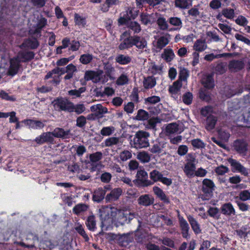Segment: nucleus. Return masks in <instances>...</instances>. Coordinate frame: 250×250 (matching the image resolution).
Instances as JSON below:
<instances>
[{
  "instance_id": "obj_33",
  "label": "nucleus",
  "mask_w": 250,
  "mask_h": 250,
  "mask_svg": "<svg viewBox=\"0 0 250 250\" xmlns=\"http://www.w3.org/2000/svg\"><path fill=\"white\" fill-rule=\"evenodd\" d=\"M70 104V108L69 112H75L77 114L79 115L83 113L85 110V107L83 104H79L75 105L72 102H71Z\"/></svg>"
},
{
  "instance_id": "obj_55",
  "label": "nucleus",
  "mask_w": 250,
  "mask_h": 250,
  "mask_svg": "<svg viewBox=\"0 0 250 250\" xmlns=\"http://www.w3.org/2000/svg\"><path fill=\"white\" fill-rule=\"evenodd\" d=\"M138 89L136 87H134L129 96L131 101L134 103L138 104L140 101L139 100Z\"/></svg>"
},
{
  "instance_id": "obj_57",
  "label": "nucleus",
  "mask_w": 250,
  "mask_h": 250,
  "mask_svg": "<svg viewBox=\"0 0 250 250\" xmlns=\"http://www.w3.org/2000/svg\"><path fill=\"white\" fill-rule=\"evenodd\" d=\"M127 27L129 28V31L131 30L134 33H138L141 30L140 24L136 21H130Z\"/></svg>"
},
{
  "instance_id": "obj_39",
  "label": "nucleus",
  "mask_w": 250,
  "mask_h": 250,
  "mask_svg": "<svg viewBox=\"0 0 250 250\" xmlns=\"http://www.w3.org/2000/svg\"><path fill=\"white\" fill-rule=\"evenodd\" d=\"M93 55L91 54L86 53L80 56L79 61L83 64L86 65L90 63L93 59Z\"/></svg>"
},
{
  "instance_id": "obj_18",
  "label": "nucleus",
  "mask_w": 250,
  "mask_h": 250,
  "mask_svg": "<svg viewBox=\"0 0 250 250\" xmlns=\"http://www.w3.org/2000/svg\"><path fill=\"white\" fill-rule=\"evenodd\" d=\"M245 67V63L242 60H233L230 61L228 65L229 70L237 72L242 70Z\"/></svg>"
},
{
  "instance_id": "obj_34",
  "label": "nucleus",
  "mask_w": 250,
  "mask_h": 250,
  "mask_svg": "<svg viewBox=\"0 0 250 250\" xmlns=\"http://www.w3.org/2000/svg\"><path fill=\"white\" fill-rule=\"evenodd\" d=\"M232 56V54L230 53H224L217 55H214L213 53H210L205 55V56L204 57V59L207 61L211 62L215 59H218L222 57H230Z\"/></svg>"
},
{
  "instance_id": "obj_46",
  "label": "nucleus",
  "mask_w": 250,
  "mask_h": 250,
  "mask_svg": "<svg viewBox=\"0 0 250 250\" xmlns=\"http://www.w3.org/2000/svg\"><path fill=\"white\" fill-rule=\"evenodd\" d=\"M191 144L194 148L197 149L204 148L206 146L205 143L199 138L192 140L191 141Z\"/></svg>"
},
{
  "instance_id": "obj_2",
  "label": "nucleus",
  "mask_w": 250,
  "mask_h": 250,
  "mask_svg": "<svg viewBox=\"0 0 250 250\" xmlns=\"http://www.w3.org/2000/svg\"><path fill=\"white\" fill-rule=\"evenodd\" d=\"M113 218L116 219L117 222L124 225L130 223V221L134 218V214L127 210L117 209L114 208Z\"/></svg>"
},
{
  "instance_id": "obj_13",
  "label": "nucleus",
  "mask_w": 250,
  "mask_h": 250,
  "mask_svg": "<svg viewBox=\"0 0 250 250\" xmlns=\"http://www.w3.org/2000/svg\"><path fill=\"white\" fill-rule=\"evenodd\" d=\"M109 186H105L104 188H98L93 192L92 200L94 202L100 203L105 197L106 189H109Z\"/></svg>"
},
{
  "instance_id": "obj_61",
  "label": "nucleus",
  "mask_w": 250,
  "mask_h": 250,
  "mask_svg": "<svg viewBox=\"0 0 250 250\" xmlns=\"http://www.w3.org/2000/svg\"><path fill=\"white\" fill-rule=\"evenodd\" d=\"M128 82V78L126 75L122 74L117 79L116 83L118 85H124Z\"/></svg>"
},
{
  "instance_id": "obj_49",
  "label": "nucleus",
  "mask_w": 250,
  "mask_h": 250,
  "mask_svg": "<svg viewBox=\"0 0 250 250\" xmlns=\"http://www.w3.org/2000/svg\"><path fill=\"white\" fill-rule=\"evenodd\" d=\"M88 207L84 204H79L76 205L73 208L74 214L78 215L80 213L85 211L87 210Z\"/></svg>"
},
{
  "instance_id": "obj_36",
  "label": "nucleus",
  "mask_w": 250,
  "mask_h": 250,
  "mask_svg": "<svg viewBox=\"0 0 250 250\" xmlns=\"http://www.w3.org/2000/svg\"><path fill=\"white\" fill-rule=\"evenodd\" d=\"M207 45L204 40L198 39L196 40L193 45V49L198 52H202L206 49Z\"/></svg>"
},
{
  "instance_id": "obj_23",
  "label": "nucleus",
  "mask_w": 250,
  "mask_h": 250,
  "mask_svg": "<svg viewBox=\"0 0 250 250\" xmlns=\"http://www.w3.org/2000/svg\"><path fill=\"white\" fill-rule=\"evenodd\" d=\"M187 219L194 233L196 235L201 233L202 229L200 225L193 216L189 215L187 216Z\"/></svg>"
},
{
  "instance_id": "obj_4",
  "label": "nucleus",
  "mask_w": 250,
  "mask_h": 250,
  "mask_svg": "<svg viewBox=\"0 0 250 250\" xmlns=\"http://www.w3.org/2000/svg\"><path fill=\"white\" fill-rule=\"evenodd\" d=\"M215 187L213 182L208 178L204 179L202 182V190L204 193L201 198L203 200L209 199L213 195V191Z\"/></svg>"
},
{
  "instance_id": "obj_47",
  "label": "nucleus",
  "mask_w": 250,
  "mask_h": 250,
  "mask_svg": "<svg viewBox=\"0 0 250 250\" xmlns=\"http://www.w3.org/2000/svg\"><path fill=\"white\" fill-rule=\"evenodd\" d=\"M179 129L178 125L176 123L168 124L166 127V132L169 134L176 133Z\"/></svg>"
},
{
  "instance_id": "obj_16",
  "label": "nucleus",
  "mask_w": 250,
  "mask_h": 250,
  "mask_svg": "<svg viewBox=\"0 0 250 250\" xmlns=\"http://www.w3.org/2000/svg\"><path fill=\"white\" fill-rule=\"evenodd\" d=\"M25 125L28 126L29 128L34 129H42L44 127V124L43 122L39 120L32 119H25L21 121Z\"/></svg>"
},
{
  "instance_id": "obj_56",
  "label": "nucleus",
  "mask_w": 250,
  "mask_h": 250,
  "mask_svg": "<svg viewBox=\"0 0 250 250\" xmlns=\"http://www.w3.org/2000/svg\"><path fill=\"white\" fill-rule=\"evenodd\" d=\"M182 100L185 104L187 105L190 104L193 100V95L192 93L190 92L185 93L182 97Z\"/></svg>"
},
{
  "instance_id": "obj_52",
  "label": "nucleus",
  "mask_w": 250,
  "mask_h": 250,
  "mask_svg": "<svg viewBox=\"0 0 250 250\" xmlns=\"http://www.w3.org/2000/svg\"><path fill=\"white\" fill-rule=\"evenodd\" d=\"M213 110L211 106L207 105L202 107L200 110L201 115L206 118L210 115H212Z\"/></svg>"
},
{
  "instance_id": "obj_3",
  "label": "nucleus",
  "mask_w": 250,
  "mask_h": 250,
  "mask_svg": "<svg viewBox=\"0 0 250 250\" xmlns=\"http://www.w3.org/2000/svg\"><path fill=\"white\" fill-rule=\"evenodd\" d=\"M120 40L123 41L119 44L118 48L120 50L128 49L134 46V36H131L127 31L124 32L120 36Z\"/></svg>"
},
{
  "instance_id": "obj_41",
  "label": "nucleus",
  "mask_w": 250,
  "mask_h": 250,
  "mask_svg": "<svg viewBox=\"0 0 250 250\" xmlns=\"http://www.w3.org/2000/svg\"><path fill=\"white\" fill-rule=\"evenodd\" d=\"M149 117L148 113L146 110L140 109L138 110L135 119L138 121L147 120Z\"/></svg>"
},
{
  "instance_id": "obj_27",
  "label": "nucleus",
  "mask_w": 250,
  "mask_h": 250,
  "mask_svg": "<svg viewBox=\"0 0 250 250\" xmlns=\"http://www.w3.org/2000/svg\"><path fill=\"white\" fill-rule=\"evenodd\" d=\"M221 211L222 213L225 215H235V209L231 203L223 204L221 207Z\"/></svg>"
},
{
  "instance_id": "obj_45",
  "label": "nucleus",
  "mask_w": 250,
  "mask_h": 250,
  "mask_svg": "<svg viewBox=\"0 0 250 250\" xmlns=\"http://www.w3.org/2000/svg\"><path fill=\"white\" fill-rule=\"evenodd\" d=\"M119 143V138L116 137H111L106 139L104 141L105 146H112Z\"/></svg>"
},
{
  "instance_id": "obj_21",
  "label": "nucleus",
  "mask_w": 250,
  "mask_h": 250,
  "mask_svg": "<svg viewBox=\"0 0 250 250\" xmlns=\"http://www.w3.org/2000/svg\"><path fill=\"white\" fill-rule=\"evenodd\" d=\"M52 137L58 138H68V136L70 133V130L69 129L65 130L62 128L56 127L52 132Z\"/></svg>"
},
{
  "instance_id": "obj_40",
  "label": "nucleus",
  "mask_w": 250,
  "mask_h": 250,
  "mask_svg": "<svg viewBox=\"0 0 250 250\" xmlns=\"http://www.w3.org/2000/svg\"><path fill=\"white\" fill-rule=\"evenodd\" d=\"M163 174L156 169L153 170L149 173L150 178L152 181L151 182H153V184L158 181L160 182L162 178H163Z\"/></svg>"
},
{
  "instance_id": "obj_28",
  "label": "nucleus",
  "mask_w": 250,
  "mask_h": 250,
  "mask_svg": "<svg viewBox=\"0 0 250 250\" xmlns=\"http://www.w3.org/2000/svg\"><path fill=\"white\" fill-rule=\"evenodd\" d=\"M153 191L157 197L161 201L166 204L169 203L170 201L169 198L167 196L164 191L161 188L157 186H154L153 188Z\"/></svg>"
},
{
  "instance_id": "obj_43",
  "label": "nucleus",
  "mask_w": 250,
  "mask_h": 250,
  "mask_svg": "<svg viewBox=\"0 0 250 250\" xmlns=\"http://www.w3.org/2000/svg\"><path fill=\"white\" fill-rule=\"evenodd\" d=\"M75 230L82 236L85 242H88L89 240L88 235L86 233L83 227L81 224H79L78 226L76 227Z\"/></svg>"
},
{
  "instance_id": "obj_35",
  "label": "nucleus",
  "mask_w": 250,
  "mask_h": 250,
  "mask_svg": "<svg viewBox=\"0 0 250 250\" xmlns=\"http://www.w3.org/2000/svg\"><path fill=\"white\" fill-rule=\"evenodd\" d=\"M182 87V82L177 80L175 81L172 85H170L168 88V91L172 94H176L180 91Z\"/></svg>"
},
{
  "instance_id": "obj_24",
  "label": "nucleus",
  "mask_w": 250,
  "mask_h": 250,
  "mask_svg": "<svg viewBox=\"0 0 250 250\" xmlns=\"http://www.w3.org/2000/svg\"><path fill=\"white\" fill-rule=\"evenodd\" d=\"M100 75L97 71L87 70L85 72L84 79L86 81L92 80L94 82L97 83L100 81Z\"/></svg>"
},
{
  "instance_id": "obj_6",
  "label": "nucleus",
  "mask_w": 250,
  "mask_h": 250,
  "mask_svg": "<svg viewBox=\"0 0 250 250\" xmlns=\"http://www.w3.org/2000/svg\"><path fill=\"white\" fill-rule=\"evenodd\" d=\"M66 68H60L56 67L51 71H49L44 77V80H47L49 78H53L52 83L58 85L60 83V77L66 73Z\"/></svg>"
},
{
  "instance_id": "obj_1",
  "label": "nucleus",
  "mask_w": 250,
  "mask_h": 250,
  "mask_svg": "<svg viewBox=\"0 0 250 250\" xmlns=\"http://www.w3.org/2000/svg\"><path fill=\"white\" fill-rule=\"evenodd\" d=\"M149 135L148 132L139 130L135 135L132 146L133 145V147L137 149L147 147L149 145L148 141Z\"/></svg>"
},
{
  "instance_id": "obj_31",
  "label": "nucleus",
  "mask_w": 250,
  "mask_h": 250,
  "mask_svg": "<svg viewBox=\"0 0 250 250\" xmlns=\"http://www.w3.org/2000/svg\"><path fill=\"white\" fill-rule=\"evenodd\" d=\"M217 119L214 115H210L207 117L205 120V127L207 130H211L214 128Z\"/></svg>"
},
{
  "instance_id": "obj_15",
  "label": "nucleus",
  "mask_w": 250,
  "mask_h": 250,
  "mask_svg": "<svg viewBox=\"0 0 250 250\" xmlns=\"http://www.w3.org/2000/svg\"><path fill=\"white\" fill-rule=\"evenodd\" d=\"M194 162L195 158H192V159L188 160L187 163L185 165L184 171L188 177H192L194 175V172L196 168Z\"/></svg>"
},
{
  "instance_id": "obj_38",
  "label": "nucleus",
  "mask_w": 250,
  "mask_h": 250,
  "mask_svg": "<svg viewBox=\"0 0 250 250\" xmlns=\"http://www.w3.org/2000/svg\"><path fill=\"white\" fill-rule=\"evenodd\" d=\"M202 83L205 87L208 89H211L214 87V79L211 75H208Z\"/></svg>"
},
{
  "instance_id": "obj_9",
  "label": "nucleus",
  "mask_w": 250,
  "mask_h": 250,
  "mask_svg": "<svg viewBox=\"0 0 250 250\" xmlns=\"http://www.w3.org/2000/svg\"><path fill=\"white\" fill-rule=\"evenodd\" d=\"M228 162L232 167L231 171L233 172H238L245 176H248L249 173L247 169L242 165L240 162L232 158H229Z\"/></svg>"
},
{
  "instance_id": "obj_26",
  "label": "nucleus",
  "mask_w": 250,
  "mask_h": 250,
  "mask_svg": "<svg viewBox=\"0 0 250 250\" xmlns=\"http://www.w3.org/2000/svg\"><path fill=\"white\" fill-rule=\"evenodd\" d=\"M115 62L121 65H127L132 61L131 57L128 55L119 54L115 57Z\"/></svg>"
},
{
  "instance_id": "obj_5",
  "label": "nucleus",
  "mask_w": 250,
  "mask_h": 250,
  "mask_svg": "<svg viewBox=\"0 0 250 250\" xmlns=\"http://www.w3.org/2000/svg\"><path fill=\"white\" fill-rule=\"evenodd\" d=\"M136 177V179L134 180L133 182L138 186L146 187L153 184V182L147 179V173L144 169L138 170Z\"/></svg>"
},
{
  "instance_id": "obj_11",
  "label": "nucleus",
  "mask_w": 250,
  "mask_h": 250,
  "mask_svg": "<svg viewBox=\"0 0 250 250\" xmlns=\"http://www.w3.org/2000/svg\"><path fill=\"white\" fill-rule=\"evenodd\" d=\"M71 102L66 99L62 97L58 98L53 102L54 107L59 108L60 111H67L69 112Z\"/></svg>"
},
{
  "instance_id": "obj_17",
  "label": "nucleus",
  "mask_w": 250,
  "mask_h": 250,
  "mask_svg": "<svg viewBox=\"0 0 250 250\" xmlns=\"http://www.w3.org/2000/svg\"><path fill=\"white\" fill-rule=\"evenodd\" d=\"M35 56V53L29 51H20L18 53L17 57L21 60V62H26L33 60Z\"/></svg>"
},
{
  "instance_id": "obj_20",
  "label": "nucleus",
  "mask_w": 250,
  "mask_h": 250,
  "mask_svg": "<svg viewBox=\"0 0 250 250\" xmlns=\"http://www.w3.org/2000/svg\"><path fill=\"white\" fill-rule=\"evenodd\" d=\"M122 193V190L120 188H115L112 189L110 192L106 195L105 197L106 202L115 201L119 199Z\"/></svg>"
},
{
  "instance_id": "obj_54",
  "label": "nucleus",
  "mask_w": 250,
  "mask_h": 250,
  "mask_svg": "<svg viewBox=\"0 0 250 250\" xmlns=\"http://www.w3.org/2000/svg\"><path fill=\"white\" fill-rule=\"evenodd\" d=\"M189 77L188 70L185 68L181 69L179 73L178 80L182 82L183 81H187L188 78Z\"/></svg>"
},
{
  "instance_id": "obj_58",
  "label": "nucleus",
  "mask_w": 250,
  "mask_h": 250,
  "mask_svg": "<svg viewBox=\"0 0 250 250\" xmlns=\"http://www.w3.org/2000/svg\"><path fill=\"white\" fill-rule=\"evenodd\" d=\"M86 90L85 87H81L78 89H72L68 91V94L70 96H75L76 97H80L81 94Z\"/></svg>"
},
{
  "instance_id": "obj_60",
  "label": "nucleus",
  "mask_w": 250,
  "mask_h": 250,
  "mask_svg": "<svg viewBox=\"0 0 250 250\" xmlns=\"http://www.w3.org/2000/svg\"><path fill=\"white\" fill-rule=\"evenodd\" d=\"M0 98L7 101L15 102L16 101V98L14 96L9 95L8 93L3 90L0 91Z\"/></svg>"
},
{
  "instance_id": "obj_50",
  "label": "nucleus",
  "mask_w": 250,
  "mask_h": 250,
  "mask_svg": "<svg viewBox=\"0 0 250 250\" xmlns=\"http://www.w3.org/2000/svg\"><path fill=\"white\" fill-rule=\"evenodd\" d=\"M137 158L143 163H147L150 160L149 154L146 151L140 152L138 153Z\"/></svg>"
},
{
  "instance_id": "obj_14",
  "label": "nucleus",
  "mask_w": 250,
  "mask_h": 250,
  "mask_svg": "<svg viewBox=\"0 0 250 250\" xmlns=\"http://www.w3.org/2000/svg\"><path fill=\"white\" fill-rule=\"evenodd\" d=\"M179 222L182 237L187 239H189L190 238L189 234L190 228L187 221L183 217H181L179 218Z\"/></svg>"
},
{
  "instance_id": "obj_53",
  "label": "nucleus",
  "mask_w": 250,
  "mask_h": 250,
  "mask_svg": "<svg viewBox=\"0 0 250 250\" xmlns=\"http://www.w3.org/2000/svg\"><path fill=\"white\" fill-rule=\"evenodd\" d=\"M136 17H120L118 19L119 25H126L128 26L131 19L134 20Z\"/></svg>"
},
{
  "instance_id": "obj_12",
  "label": "nucleus",
  "mask_w": 250,
  "mask_h": 250,
  "mask_svg": "<svg viewBox=\"0 0 250 250\" xmlns=\"http://www.w3.org/2000/svg\"><path fill=\"white\" fill-rule=\"evenodd\" d=\"M233 146L238 154L245 155L248 151V144L244 139H237L234 141Z\"/></svg>"
},
{
  "instance_id": "obj_37",
  "label": "nucleus",
  "mask_w": 250,
  "mask_h": 250,
  "mask_svg": "<svg viewBox=\"0 0 250 250\" xmlns=\"http://www.w3.org/2000/svg\"><path fill=\"white\" fill-rule=\"evenodd\" d=\"M162 57L167 62H170L175 57V54L172 49L166 48L164 50Z\"/></svg>"
},
{
  "instance_id": "obj_63",
  "label": "nucleus",
  "mask_w": 250,
  "mask_h": 250,
  "mask_svg": "<svg viewBox=\"0 0 250 250\" xmlns=\"http://www.w3.org/2000/svg\"><path fill=\"white\" fill-rule=\"evenodd\" d=\"M168 43L167 39L165 37H161L157 42V48L160 49L166 46Z\"/></svg>"
},
{
  "instance_id": "obj_42",
  "label": "nucleus",
  "mask_w": 250,
  "mask_h": 250,
  "mask_svg": "<svg viewBox=\"0 0 250 250\" xmlns=\"http://www.w3.org/2000/svg\"><path fill=\"white\" fill-rule=\"evenodd\" d=\"M236 200L246 201L250 200V192L248 190L241 191L239 196L234 197Z\"/></svg>"
},
{
  "instance_id": "obj_64",
  "label": "nucleus",
  "mask_w": 250,
  "mask_h": 250,
  "mask_svg": "<svg viewBox=\"0 0 250 250\" xmlns=\"http://www.w3.org/2000/svg\"><path fill=\"white\" fill-rule=\"evenodd\" d=\"M215 173L219 175H223L229 171V168L223 165L216 167L214 170Z\"/></svg>"
},
{
  "instance_id": "obj_32",
  "label": "nucleus",
  "mask_w": 250,
  "mask_h": 250,
  "mask_svg": "<svg viewBox=\"0 0 250 250\" xmlns=\"http://www.w3.org/2000/svg\"><path fill=\"white\" fill-rule=\"evenodd\" d=\"M85 225L87 229L91 231H95L97 229L96 221L95 216L94 215H91L88 216L85 221Z\"/></svg>"
},
{
  "instance_id": "obj_48",
  "label": "nucleus",
  "mask_w": 250,
  "mask_h": 250,
  "mask_svg": "<svg viewBox=\"0 0 250 250\" xmlns=\"http://www.w3.org/2000/svg\"><path fill=\"white\" fill-rule=\"evenodd\" d=\"M144 104H154L160 102L161 98L158 96H152L145 99Z\"/></svg>"
},
{
  "instance_id": "obj_44",
  "label": "nucleus",
  "mask_w": 250,
  "mask_h": 250,
  "mask_svg": "<svg viewBox=\"0 0 250 250\" xmlns=\"http://www.w3.org/2000/svg\"><path fill=\"white\" fill-rule=\"evenodd\" d=\"M214 70L218 74H223L226 72L227 63L221 62L216 64L214 67Z\"/></svg>"
},
{
  "instance_id": "obj_25",
  "label": "nucleus",
  "mask_w": 250,
  "mask_h": 250,
  "mask_svg": "<svg viewBox=\"0 0 250 250\" xmlns=\"http://www.w3.org/2000/svg\"><path fill=\"white\" fill-rule=\"evenodd\" d=\"M154 201V198L150 197L149 194L141 195L138 199V204L140 205H142L146 207L153 205Z\"/></svg>"
},
{
  "instance_id": "obj_7",
  "label": "nucleus",
  "mask_w": 250,
  "mask_h": 250,
  "mask_svg": "<svg viewBox=\"0 0 250 250\" xmlns=\"http://www.w3.org/2000/svg\"><path fill=\"white\" fill-rule=\"evenodd\" d=\"M114 208H102L99 209V216L103 227L106 221L113 219Z\"/></svg>"
},
{
  "instance_id": "obj_10",
  "label": "nucleus",
  "mask_w": 250,
  "mask_h": 250,
  "mask_svg": "<svg viewBox=\"0 0 250 250\" xmlns=\"http://www.w3.org/2000/svg\"><path fill=\"white\" fill-rule=\"evenodd\" d=\"M10 66L8 70V74L9 76H13L19 72L21 66V60L18 59V57H14L11 58L9 61Z\"/></svg>"
},
{
  "instance_id": "obj_8",
  "label": "nucleus",
  "mask_w": 250,
  "mask_h": 250,
  "mask_svg": "<svg viewBox=\"0 0 250 250\" xmlns=\"http://www.w3.org/2000/svg\"><path fill=\"white\" fill-rule=\"evenodd\" d=\"M39 146L46 143L53 144L54 138L52 137L51 132H46L42 133L40 136L37 137L34 140Z\"/></svg>"
},
{
  "instance_id": "obj_19",
  "label": "nucleus",
  "mask_w": 250,
  "mask_h": 250,
  "mask_svg": "<svg viewBox=\"0 0 250 250\" xmlns=\"http://www.w3.org/2000/svg\"><path fill=\"white\" fill-rule=\"evenodd\" d=\"M39 44V42L36 38H28L24 40L21 45V48L24 47L28 48L31 49H35L38 47Z\"/></svg>"
},
{
  "instance_id": "obj_29",
  "label": "nucleus",
  "mask_w": 250,
  "mask_h": 250,
  "mask_svg": "<svg viewBox=\"0 0 250 250\" xmlns=\"http://www.w3.org/2000/svg\"><path fill=\"white\" fill-rule=\"evenodd\" d=\"M134 46H135L139 50H144L147 47V42L143 37L136 35L134 36Z\"/></svg>"
},
{
  "instance_id": "obj_62",
  "label": "nucleus",
  "mask_w": 250,
  "mask_h": 250,
  "mask_svg": "<svg viewBox=\"0 0 250 250\" xmlns=\"http://www.w3.org/2000/svg\"><path fill=\"white\" fill-rule=\"evenodd\" d=\"M175 3L176 7L182 9L188 8L191 4L187 0H176Z\"/></svg>"
},
{
  "instance_id": "obj_51",
  "label": "nucleus",
  "mask_w": 250,
  "mask_h": 250,
  "mask_svg": "<svg viewBox=\"0 0 250 250\" xmlns=\"http://www.w3.org/2000/svg\"><path fill=\"white\" fill-rule=\"evenodd\" d=\"M89 160L92 163H96L100 161L103 158V153L100 151H97L90 154L89 156Z\"/></svg>"
},
{
  "instance_id": "obj_59",
  "label": "nucleus",
  "mask_w": 250,
  "mask_h": 250,
  "mask_svg": "<svg viewBox=\"0 0 250 250\" xmlns=\"http://www.w3.org/2000/svg\"><path fill=\"white\" fill-rule=\"evenodd\" d=\"M160 122L161 120L158 117H152L148 120L147 127L148 128L154 129L156 127L157 124Z\"/></svg>"
},
{
  "instance_id": "obj_22",
  "label": "nucleus",
  "mask_w": 250,
  "mask_h": 250,
  "mask_svg": "<svg viewBox=\"0 0 250 250\" xmlns=\"http://www.w3.org/2000/svg\"><path fill=\"white\" fill-rule=\"evenodd\" d=\"M90 110L92 112L95 113V115L99 118L103 117L104 114L107 112V108L103 106L101 104H97L93 105L90 107Z\"/></svg>"
},
{
  "instance_id": "obj_30",
  "label": "nucleus",
  "mask_w": 250,
  "mask_h": 250,
  "mask_svg": "<svg viewBox=\"0 0 250 250\" xmlns=\"http://www.w3.org/2000/svg\"><path fill=\"white\" fill-rule=\"evenodd\" d=\"M143 83L145 89H151L156 85V80L153 76H148L144 78Z\"/></svg>"
}]
</instances>
